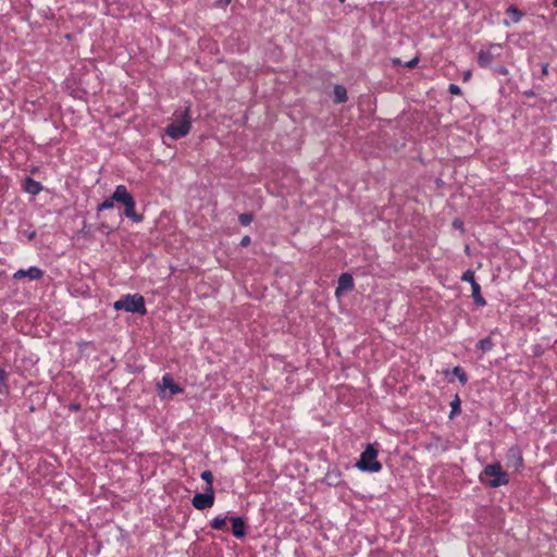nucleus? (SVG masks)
<instances>
[{"label": "nucleus", "mask_w": 557, "mask_h": 557, "mask_svg": "<svg viewBox=\"0 0 557 557\" xmlns=\"http://www.w3.org/2000/svg\"><path fill=\"white\" fill-rule=\"evenodd\" d=\"M176 116V121L172 122L164 128V134L170 138L177 140L188 135L191 128V116H190V107L187 106L183 112L178 114L176 111L174 113Z\"/></svg>", "instance_id": "obj_1"}, {"label": "nucleus", "mask_w": 557, "mask_h": 557, "mask_svg": "<svg viewBox=\"0 0 557 557\" xmlns=\"http://www.w3.org/2000/svg\"><path fill=\"white\" fill-rule=\"evenodd\" d=\"M480 481L490 487H499L509 483V475L505 472L499 462L486 465L480 474Z\"/></svg>", "instance_id": "obj_2"}, {"label": "nucleus", "mask_w": 557, "mask_h": 557, "mask_svg": "<svg viewBox=\"0 0 557 557\" xmlns=\"http://www.w3.org/2000/svg\"><path fill=\"white\" fill-rule=\"evenodd\" d=\"M113 199L124 206V214L133 222L139 223L144 220L141 214L135 210L136 202L132 194L127 190L125 185H117L113 191Z\"/></svg>", "instance_id": "obj_3"}, {"label": "nucleus", "mask_w": 557, "mask_h": 557, "mask_svg": "<svg viewBox=\"0 0 557 557\" xmlns=\"http://www.w3.org/2000/svg\"><path fill=\"white\" fill-rule=\"evenodd\" d=\"M113 308L117 311L123 310L129 313H138L145 315L147 313L145 298L140 294H127L122 296L113 304Z\"/></svg>", "instance_id": "obj_4"}, {"label": "nucleus", "mask_w": 557, "mask_h": 557, "mask_svg": "<svg viewBox=\"0 0 557 557\" xmlns=\"http://www.w3.org/2000/svg\"><path fill=\"white\" fill-rule=\"evenodd\" d=\"M379 450L374 444H367L364 450L360 455L356 467L362 472L376 473L382 470V463L377 460Z\"/></svg>", "instance_id": "obj_5"}, {"label": "nucleus", "mask_w": 557, "mask_h": 557, "mask_svg": "<svg viewBox=\"0 0 557 557\" xmlns=\"http://www.w3.org/2000/svg\"><path fill=\"white\" fill-rule=\"evenodd\" d=\"M506 465L508 468L513 469L515 471L523 468V456L522 450L518 445L511 446L506 453Z\"/></svg>", "instance_id": "obj_6"}, {"label": "nucleus", "mask_w": 557, "mask_h": 557, "mask_svg": "<svg viewBox=\"0 0 557 557\" xmlns=\"http://www.w3.org/2000/svg\"><path fill=\"white\" fill-rule=\"evenodd\" d=\"M191 504L198 510L211 508L214 504V491L205 488L203 493H197L193 497Z\"/></svg>", "instance_id": "obj_7"}, {"label": "nucleus", "mask_w": 557, "mask_h": 557, "mask_svg": "<svg viewBox=\"0 0 557 557\" xmlns=\"http://www.w3.org/2000/svg\"><path fill=\"white\" fill-rule=\"evenodd\" d=\"M44 271L38 267H30L27 270L20 269L13 274L14 280H21L24 277H28L32 281H38L42 278Z\"/></svg>", "instance_id": "obj_8"}, {"label": "nucleus", "mask_w": 557, "mask_h": 557, "mask_svg": "<svg viewBox=\"0 0 557 557\" xmlns=\"http://www.w3.org/2000/svg\"><path fill=\"white\" fill-rule=\"evenodd\" d=\"M232 533L236 539H243L246 536V522L242 517H232Z\"/></svg>", "instance_id": "obj_9"}, {"label": "nucleus", "mask_w": 557, "mask_h": 557, "mask_svg": "<svg viewBox=\"0 0 557 557\" xmlns=\"http://www.w3.org/2000/svg\"><path fill=\"white\" fill-rule=\"evenodd\" d=\"M354 286H355L354 278H352L351 274L343 273V274H341V276L338 278L336 295H338L339 292H342V290L349 292V290L354 289Z\"/></svg>", "instance_id": "obj_10"}, {"label": "nucleus", "mask_w": 557, "mask_h": 557, "mask_svg": "<svg viewBox=\"0 0 557 557\" xmlns=\"http://www.w3.org/2000/svg\"><path fill=\"white\" fill-rule=\"evenodd\" d=\"M23 188L27 194L36 196L42 190V185L32 177H26L23 181Z\"/></svg>", "instance_id": "obj_11"}, {"label": "nucleus", "mask_w": 557, "mask_h": 557, "mask_svg": "<svg viewBox=\"0 0 557 557\" xmlns=\"http://www.w3.org/2000/svg\"><path fill=\"white\" fill-rule=\"evenodd\" d=\"M495 59L491 49H481L478 53V64L481 67H488Z\"/></svg>", "instance_id": "obj_12"}, {"label": "nucleus", "mask_w": 557, "mask_h": 557, "mask_svg": "<svg viewBox=\"0 0 557 557\" xmlns=\"http://www.w3.org/2000/svg\"><path fill=\"white\" fill-rule=\"evenodd\" d=\"M162 386L168 388L172 395H176L183 392V388L176 384L170 374H164L162 377Z\"/></svg>", "instance_id": "obj_13"}, {"label": "nucleus", "mask_w": 557, "mask_h": 557, "mask_svg": "<svg viewBox=\"0 0 557 557\" xmlns=\"http://www.w3.org/2000/svg\"><path fill=\"white\" fill-rule=\"evenodd\" d=\"M333 92H334V102L335 103L339 104V103L347 102V100H348L347 90L343 85H335Z\"/></svg>", "instance_id": "obj_14"}, {"label": "nucleus", "mask_w": 557, "mask_h": 557, "mask_svg": "<svg viewBox=\"0 0 557 557\" xmlns=\"http://www.w3.org/2000/svg\"><path fill=\"white\" fill-rule=\"evenodd\" d=\"M471 290H472V298L474 300V304L479 307H483L486 305V300L484 299V297L482 296L481 294V286L479 283H474L472 286H471Z\"/></svg>", "instance_id": "obj_15"}, {"label": "nucleus", "mask_w": 557, "mask_h": 557, "mask_svg": "<svg viewBox=\"0 0 557 557\" xmlns=\"http://www.w3.org/2000/svg\"><path fill=\"white\" fill-rule=\"evenodd\" d=\"M450 412L448 418L454 419L456 416L461 412V400L458 394L455 395L454 399L450 401Z\"/></svg>", "instance_id": "obj_16"}, {"label": "nucleus", "mask_w": 557, "mask_h": 557, "mask_svg": "<svg viewBox=\"0 0 557 557\" xmlns=\"http://www.w3.org/2000/svg\"><path fill=\"white\" fill-rule=\"evenodd\" d=\"M506 14L511 18V22L513 23H518L523 16V13L513 4H510L506 9Z\"/></svg>", "instance_id": "obj_17"}, {"label": "nucleus", "mask_w": 557, "mask_h": 557, "mask_svg": "<svg viewBox=\"0 0 557 557\" xmlns=\"http://www.w3.org/2000/svg\"><path fill=\"white\" fill-rule=\"evenodd\" d=\"M476 347L482 351V352H487V351H491L494 347V343H493V339L491 336H486L482 339H480L476 344Z\"/></svg>", "instance_id": "obj_18"}, {"label": "nucleus", "mask_w": 557, "mask_h": 557, "mask_svg": "<svg viewBox=\"0 0 557 557\" xmlns=\"http://www.w3.org/2000/svg\"><path fill=\"white\" fill-rule=\"evenodd\" d=\"M227 517L218 516L210 521V527L213 530H226Z\"/></svg>", "instance_id": "obj_19"}, {"label": "nucleus", "mask_w": 557, "mask_h": 557, "mask_svg": "<svg viewBox=\"0 0 557 557\" xmlns=\"http://www.w3.org/2000/svg\"><path fill=\"white\" fill-rule=\"evenodd\" d=\"M201 479L206 482V490L214 491L213 490V474L210 470H205L200 474Z\"/></svg>", "instance_id": "obj_20"}, {"label": "nucleus", "mask_w": 557, "mask_h": 557, "mask_svg": "<svg viewBox=\"0 0 557 557\" xmlns=\"http://www.w3.org/2000/svg\"><path fill=\"white\" fill-rule=\"evenodd\" d=\"M453 374L459 380V382L462 385H465L468 382V375L460 366H457L453 369Z\"/></svg>", "instance_id": "obj_21"}, {"label": "nucleus", "mask_w": 557, "mask_h": 557, "mask_svg": "<svg viewBox=\"0 0 557 557\" xmlns=\"http://www.w3.org/2000/svg\"><path fill=\"white\" fill-rule=\"evenodd\" d=\"M114 199H113V195L110 197V198H107L103 202H101L98 208H97V211L98 212H101L103 210H109V209H112L113 206H114Z\"/></svg>", "instance_id": "obj_22"}, {"label": "nucleus", "mask_w": 557, "mask_h": 557, "mask_svg": "<svg viewBox=\"0 0 557 557\" xmlns=\"http://www.w3.org/2000/svg\"><path fill=\"white\" fill-rule=\"evenodd\" d=\"M253 220V214L250 212H245L239 214L238 221L243 226L249 225Z\"/></svg>", "instance_id": "obj_23"}, {"label": "nucleus", "mask_w": 557, "mask_h": 557, "mask_svg": "<svg viewBox=\"0 0 557 557\" xmlns=\"http://www.w3.org/2000/svg\"><path fill=\"white\" fill-rule=\"evenodd\" d=\"M461 280L465 281V282H469L471 284V286L474 284V283H478L475 281V277H474V272L471 271V270H467L466 272H463L462 276H461Z\"/></svg>", "instance_id": "obj_24"}, {"label": "nucleus", "mask_w": 557, "mask_h": 557, "mask_svg": "<svg viewBox=\"0 0 557 557\" xmlns=\"http://www.w3.org/2000/svg\"><path fill=\"white\" fill-rule=\"evenodd\" d=\"M448 91L451 95H456V96H461L462 95L461 88L458 85H456V84H449Z\"/></svg>", "instance_id": "obj_25"}, {"label": "nucleus", "mask_w": 557, "mask_h": 557, "mask_svg": "<svg viewBox=\"0 0 557 557\" xmlns=\"http://www.w3.org/2000/svg\"><path fill=\"white\" fill-rule=\"evenodd\" d=\"M494 72L496 74L504 75V76L509 74L508 69L504 65H498V66L494 67Z\"/></svg>", "instance_id": "obj_26"}, {"label": "nucleus", "mask_w": 557, "mask_h": 557, "mask_svg": "<svg viewBox=\"0 0 557 557\" xmlns=\"http://www.w3.org/2000/svg\"><path fill=\"white\" fill-rule=\"evenodd\" d=\"M22 233H23V235H25L27 237L28 240H33L37 236V233L35 230H25Z\"/></svg>", "instance_id": "obj_27"}, {"label": "nucleus", "mask_w": 557, "mask_h": 557, "mask_svg": "<svg viewBox=\"0 0 557 557\" xmlns=\"http://www.w3.org/2000/svg\"><path fill=\"white\" fill-rule=\"evenodd\" d=\"M7 381H8V372L4 369L0 368V384L5 386Z\"/></svg>", "instance_id": "obj_28"}, {"label": "nucleus", "mask_w": 557, "mask_h": 557, "mask_svg": "<svg viewBox=\"0 0 557 557\" xmlns=\"http://www.w3.org/2000/svg\"><path fill=\"white\" fill-rule=\"evenodd\" d=\"M418 63H419V58L416 57L412 60H410L407 63H405V67L413 69V67H416L418 65Z\"/></svg>", "instance_id": "obj_29"}, {"label": "nucleus", "mask_w": 557, "mask_h": 557, "mask_svg": "<svg viewBox=\"0 0 557 557\" xmlns=\"http://www.w3.org/2000/svg\"><path fill=\"white\" fill-rule=\"evenodd\" d=\"M250 243H251V238H250V236L246 235V236H244V237L242 238V240H240L239 245H240L242 247H247L248 245H250Z\"/></svg>", "instance_id": "obj_30"}, {"label": "nucleus", "mask_w": 557, "mask_h": 557, "mask_svg": "<svg viewBox=\"0 0 557 557\" xmlns=\"http://www.w3.org/2000/svg\"><path fill=\"white\" fill-rule=\"evenodd\" d=\"M541 72L542 76H546L548 74V63H541Z\"/></svg>", "instance_id": "obj_31"}, {"label": "nucleus", "mask_w": 557, "mask_h": 557, "mask_svg": "<svg viewBox=\"0 0 557 557\" xmlns=\"http://www.w3.org/2000/svg\"><path fill=\"white\" fill-rule=\"evenodd\" d=\"M69 408H70V410H72V411H75V412H76V411H79V410H81V405H79V404H76V403H72V404H70Z\"/></svg>", "instance_id": "obj_32"}, {"label": "nucleus", "mask_w": 557, "mask_h": 557, "mask_svg": "<svg viewBox=\"0 0 557 557\" xmlns=\"http://www.w3.org/2000/svg\"><path fill=\"white\" fill-rule=\"evenodd\" d=\"M231 1H232V0H218L216 4H218L219 7L224 8V7H227V5L231 3Z\"/></svg>", "instance_id": "obj_33"}, {"label": "nucleus", "mask_w": 557, "mask_h": 557, "mask_svg": "<svg viewBox=\"0 0 557 557\" xmlns=\"http://www.w3.org/2000/svg\"><path fill=\"white\" fill-rule=\"evenodd\" d=\"M523 96L527 98L535 97V92L532 89H528L523 91Z\"/></svg>", "instance_id": "obj_34"}, {"label": "nucleus", "mask_w": 557, "mask_h": 557, "mask_svg": "<svg viewBox=\"0 0 557 557\" xmlns=\"http://www.w3.org/2000/svg\"><path fill=\"white\" fill-rule=\"evenodd\" d=\"M453 225H454L455 228L462 230L463 223L461 221H459V220H455L453 222Z\"/></svg>", "instance_id": "obj_35"}, {"label": "nucleus", "mask_w": 557, "mask_h": 557, "mask_svg": "<svg viewBox=\"0 0 557 557\" xmlns=\"http://www.w3.org/2000/svg\"><path fill=\"white\" fill-rule=\"evenodd\" d=\"M470 77H471V72L470 71L465 72L463 81L467 82L468 79H470Z\"/></svg>", "instance_id": "obj_36"}, {"label": "nucleus", "mask_w": 557, "mask_h": 557, "mask_svg": "<svg viewBox=\"0 0 557 557\" xmlns=\"http://www.w3.org/2000/svg\"><path fill=\"white\" fill-rule=\"evenodd\" d=\"M490 47H491V48H495V47L500 48L502 46H500V45H498V44H491V46H490Z\"/></svg>", "instance_id": "obj_37"}, {"label": "nucleus", "mask_w": 557, "mask_h": 557, "mask_svg": "<svg viewBox=\"0 0 557 557\" xmlns=\"http://www.w3.org/2000/svg\"><path fill=\"white\" fill-rule=\"evenodd\" d=\"M393 62L394 63H400V60L399 59H394Z\"/></svg>", "instance_id": "obj_38"}, {"label": "nucleus", "mask_w": 557, "mask_h": 557, "mask_svg": "<svg viewBox=\"0 0 557 557\" xmlns=\"http://www.w3.org/2000/svg\"><path fill=\"white\" fill-rule=\"evenodd\" d=\"M554 5L557 7V0H554Z\"/></svg>", "instance_id": "obj_39"}, {"label": "nucleus", "mask_w": 557, "mask_h": 557, "mask_svg": "<svg viewBox=\"0 0 557 557\" xmlns=\"http://www.w3.org/2000/svg\"><path fill=\"white\" fill-rule=\"evenodd\" d=\"M341 3H344L346 0H338Z\"/></svg>", "instance_id": "obj_40"}]
</instances>
